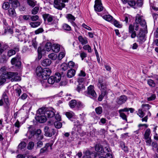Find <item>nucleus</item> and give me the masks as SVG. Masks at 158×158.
<instances>
[{
  "label": "nucleus",
  "instance_id": "f704fd0d",
  "mask_svg": "<svg viewBox=\"0 0 158 158\" xmlns=\"http://www.w3.org/2000/svg\"><path fill=\"white\" fill-rule=\"evenodd\" d=\"M26 1L28 5L32 7L35 6L36 3V2L35 0H26Z\"/></svg>",
  "mask_w": 158,
  "mask_h": 158
},
{
  "label": "nucleus",
  "instance_id": "5701e85b",
  "mask_svg": "<svg viewBox=\"0 0 158 158\" xmlns=\"http://www.w3.org/2000/svg\"><path fill=\"white\" fill-rule=\"evenodd\" d=\"M9 2L14 8H16L20 5L19 2L18 0H9Z\"/></svg>",
  "mask_w": 158,
  "mask_h": 158
},
{
  "label": "nucleus",
  "instance_id": "8fccbe9b",
  "mask_svg": "<svg viewBox=\"0 0 158 158\" xmlns=\"http://www.w3.org/2000/svg\"><path fill=\"white\" fill-rule=\"evenodd\" d=\"M31 43L32 46H33L36 49L37 47L38 43L36 41V38L33 39Z\"/></svg>",
  "mask_w": 158,
  "mask_h": 158
},
{
  "label": "nucleus",
  "instance_id": "20e7f679",
  "mask_svg": "<svg viewBox=\"0 0 158 158\" xmlns=\"http://www.w3.org/2000/svg\"><path fill=\"white\" fill-rule=\"evenodd\" d=\"M139 25L138 23L135 22L133 25L130 24L129 26L128 31L129 33L131 34V36L132 38H134L136 36L135 31H137L139 29Z\"/></svg>",
  "mask_w": 158,
  "mask_h": 158
},
{
  "label": "nucleus",
  "instance_id": "6e6552de",
  "mask_svg": "<svg viewBox=\"0 0 158 158\" xmlns=\"http://www.w3.org/2000/svg\"><path fill=\"white\" fill-rule=\"evenodd\" d=\"M68 2L69 0H54V6L56 8L61 10L65 6L64 3Z\"/></svg>",
  "mask_w": 158,
  "mask_h": 158
},
{
  "label": "nucleus",
  "instance_id": "a211bd4d",
  "mask_svg": "<svg viewBox=\"0 0 158 158\" xmlns=\"http://www.w3.org/2000/svg\"><path fill=\"white\" fill-rule=\"evenodd\" d=\"M19 51V49L18 47L15 48L13 49H11L9 50L7 52V56L10 57L11 56L15 55L16 52H18Z\"/></svg>",
  "mask_w": 158,
  "mask_h": 158
},
{
  "label": "nucleus",
  "instance_id": "58836bf2",
  "mask_svg": "<svg viewBox=\"0 0 158 158\" xmlns=\"http://www.w3.org/2000/svg\"><path fill=\"white\" fill-rule=\"evenodd\" d=\"M52 44L50 42H47L45 45V49L47 51H49L52 49Z\"/></svg>",
  "mask_w": 158,
  "mask_h": 158
},
{
  "label": "nucleus",
  "instance_id": "9b49d317",
  "mask_svg": "<svg viewBox=\"0 0 158 158\" xmlns=\"http://www.w3.org/2000/svg\"><path fill=\"white\" fill-rule=\"evenodd\" d=\"M44 131L45 133V135L49 137H51L52 135H54L56 133L55 129L48 126L45 127L44 128Z\"/></svg>",
  "mask_w": 158,
  "mask_h": 158
},
{
  "label": "nucleus",
  "instance_id": "a18cd8bd",
  "mask_svg": "<svg viewBox=\"0 0 158 158\" xmlns=\"http://www.w3.org/2000/svg\"><path fill=\"white\" fill-rule=\"evenodd\" d=\"M95 110L97 114H100L102 112V108L101 106H98L95 108Z\"/></svg>",
  "mask_w": 158,
  "mask_h": 158
},
{
  "label": "nucleus",
  "instance_id": "c85d7f7f",
  "mask_svg": "<svg viewBox=\"0 0 158 158\" xmlns=\"http://www.w3.org/2000/svg\"><path fill=\"white\" fill-rule=\"evenodd\" d=\"M68 67L70 68H74L77 69L78 67V65L77 64H75L72 61H69L68 64Z\"/></svg>",
  "mask_w": 158,
  "mask_h": 158
},
{
  "label": "nucleus",
  "instance_id": "09e8293b",
  "mask_svg": "<svg viewBox=\"0 0 158 158\" xmlns=\"http://www.w3.org/2000/svg\"><path fill=\"white\" fill-rule=\"evenodd\" d=\"M148 85L152 87H154L155 86V83L153 81L152 79H149L147 81Z\"/></svg>",
  "mask_w": 158,
  "mask_h": 158
},
{
  "label": "nucleus",
  "instance_id": "cd10ccee",
  "mask_svg": "<svg viewBox=\"0 0 158 158\" xmlns=\"http://www.w3.org/2000/svg\"><path fill=\"white\" fill-rule=\"evenodd\" d=\"M87 155H88L90 158H95L97 156V153L95 152H91L89 150L86 151Z\"/></svg>",
  "mask_w": 158,
  "mask_h": 158
},
{
  "label": "nucleus",
  "instance_id": "1a4fd4ad",
  "mask_svg": "<svg viewBox=\"0 0 158 158\" xmlns=\"http://www.w3.org/2000/svg\"><path fill=\"white\" fill-rule=\"evenodd\" d=\"M7 70V68L5 66H2L0 69V73L2 74L0 77V85L6 81L5 77L8 73Z\"/></svg>",
  "mask_w": 158,
  "mask_h": 158
},
{
  "label": "nucleus",
  "instance_id": "052dcab7",
  "mask_svg": "<svg viewBox=\"0 0 158 158\" xmlns=\"http://www.w3.org/2000/svg\"><path fill=\"white\" fill-rule=\"evenodd\" d=\"M94 51H95V55H96V56L97 57V60H98V62H100V59H99V55H98V51H97V50L95 47V45H94Z\"/></svg>",
  "mask_w": 158,
  "mask_h": 158
},
{
  "label": "nucleus",
  "instance_id": "dca6fc26",
  "mask_svg": "<svg viewBox=\"0 0 158 158\" xmlns=\"http://www.w3.org/2000/svg\"><path fill=\"white\" fill-rule=\"evenodd\" d=\"M36 120L40 123H44L47 120L46 116L44 115H40L36 116L35 117Z\"/></svg>",
  "mask_w": 158,
  "mask_h": 158
},
{
  "label": "nucleus",
  "instance_id": "c03bdc74",
  "mask_svg": "<svg viewBox=\"0 0 158 158\" xmlns=\"http://www.w3.org/2000/svg\"><path fill=\"white\" fill-rule=\"evenodd\" d=\"M35 134V132L34 131H28L26 134V135L28 137L29 139L32 138V137L34 136Z\"/></svg>",
  "mask_w": 158,
  "mask_h": 158
},
{
  "label": "nucleus",
  "instance_id": "e433bc0d",
  "mask_svg": "<svg viewBox=\"0 0 158 158\" xmlns=\"http://www.w3.org/2000/svg\"><path fill=\"white\" fill-rule=\"evenodd\" d=\"M10 3L9 2H4L2 5V8L5 10H7L9 9L10 7Z\"/></svg>",
  "mask_w": 158,
  "mask_h": 158
},
{
  "label": "nucleus",
  "instance_id": "79ce46f5",
  "mask_svg": "<svg viewBox=\"0 0 158 158\" xmlns=\"http://www.w3.org/2000/svg\"><path fill=\"white\" fill-rule=\"evenodd\" d=\"M62 27L64 30L67 31H71V29L70 26L66 23H64Z\"/></svg>",
  "mask_w": 158,
  "mask_h": 158
},
{
  "label": "nucleus",
  "instance_id": "7ed1b4c3",
  "mask_svg": "<svg viewBox=\"0 0 158 158\" xmlns=\"http://www.w3.org/2000/svg\"><path fill=\"white\" fill-rule=\"evenodd\" d=\"M43 17L44 21H47L48 24L49 25L55 24L58 23V19L48 14H43Z\"/></svg>",
  "mask_w": 158,
  "mask_h": 158
},
{
  "label": "nucleus",
  "instance_id": "603ef678",
  "mask_svg": "<svg viewBox=\"0 0 158 158\" xmlns=\"http://www.w3.org/2000/svg\"><path fill=\"white\" fill-rule=\"evenodd\" d=\"M54 125L55 127L57 128H60L62 126L61 123L58 121L55 122Z\"/></svg>",
  "mask_w": 158,
  "mask_h": 158
},
{
  "label": "nucleus",
  "instance_id": "49530a36",
  "mask_svg": "<svg viewBox=\"0 0 158 158\" xmlns=\"http://www.w3.org/2000/svg\"><path fill=\"white\" fill-rule=\"evenodd\" d=\"M68 64L65 63H64L60 65L61 69L63 71H65L68 69Z\"/></svg>",
  "mask_w": 158,
  "mask_h": 158
},
{
  "label": "nucleus",
  "instance_id": "ddd939ff",
  "mask_svg": "<svg viewBox=\"0 0 158 158\" xmlns=\"http://www.w3.org/2000/svg\"><path fill=\"white\" fill-rule=\"evenodd\" d=\"M136 36L138 38V41L140 44H142L146 40L145 35L143 33V30L142 29H140L139 33L136 35Z\"/></svg>",
  "mask_w": 158,
  "mask_h": 158
},
{
  "label": "nucleus",
  "instance_id": "c9c22d12",
  "mask_svg": "<svg viewBox=\"0 0 158 158\" xmlns=\"http://www.w3.org/2000/svg\"><path fill=\"white\" fill-rule=\"evenodd\" d=\"M85 104L80 101L77 102L76 107L78 110H81L85 107Z\"/></svg>",
  "mask_w": 158,
  "mask_h": 158
},
{
  "label": "nucleus",
  "instance_id": "13d9d810",
  "mask_svg": "<svg viewBox=\"0 0 158 158\" xmlns=\"http://www.w3.org/2000/svg\"><path fill=\"white\" fill-rule=\"evenodd\" d=\"M46 111L44 108H42L38 110V113H39L40 115H41L42 114H44V113Z\"/></svg>",
  "mask_w": 158,
  "mask_h": 158
},
{
  "label": "nucleus",
  "instance_id": "37998d69",
  "mask_svg": "<svg viewBox=\"0 0 158 158\" xmlns=\"http://www.w3.org/2000/svg\"><path fill=\"white\" fill-rule=\"evenodd\" d=\"M26 143L25 142L23 141L21 142L19 145V148L20 150L24 149L26 147Z\"/></svg>",
  "mask_w": 158,
  "mask_h": 158
},
{
  "label": "nucleus",
  "instance_id": "e2e57ef3",
  "mask_svg": "<svg viewBox=\"0 0 158 158\" xmlns=\"http://www.w3.org/2000/svg\"><path fill=\"white\" fill-rule=\"evenodd\" d=\"M136 4L139 6H141L143 4V1L142 0H137L136 2Z\"/></svg>",
  "mask_w": 158,
  "mask_h": 158
},
{
  "label": "nucleus",
  "instance_id": "393cba45",
  "mask_svg": "<svg viewBox=\"0 0 158 158\" xmlns=\"http://www.w3.org/2000/svg\"><path fill=\"white\" fill-rule=\"evenodd\" d=\"M52 144H50L49 143H47L45 146L43 148H41L40 150V153H43L45 152H46L48 148L50 147L51 148Z\"/></svg>",
  "mask_w": 158,
  "mask_h": 158
},
{
  "label": "nucleus",
  "instance_id": "4c0bfd02",
  "mask_svg": "<svg viewBox=\"0 0 158 158\" xmlns=\"http://www.w3.org/2000/svg\"><path fill=\"white\" fill-rule=\"evenodd\" d=\"M83 88H84L83 84L79 83L77 85L76 88V90L79 93L82 90Z\"/></svg>",
  "mask_w": 158,
  "mask_h": 158
},
{
  "label": "nucleus",
  "instance_id": "4468645a",
  "mask_svg": "<svg viewBox=\"0 0 158 158\" xmlns=\"http://www.w3.org/2000/svg\"><path fill=\"white\" fill-rule=\"evenodd\" d=\"M94 7V10L100 12L103 10V8L101 0H96L95 1Z\"/></svg>",
  "mask_w": 158,
  "mask_h": 158
},
{
  "label": "nucleus",
  "instance_id": "412c9836",
  "mask_svg": "<svg viewBox=\"0 0 158 158\" xmlns=\"http://www.w3.org/2000/svg\"><path fill=\"white\" fill-rule=\"evenodd\" d=\"M95 150L100 154L103 155L104 153V150L101 145H96L95 146Z\"/></svg>",
  "mask_w": 158,
  "mask_h": 158
},
{
  "label": "nucleus",
  "instance_id": "f257e3e1",
  "mask_svg": "<svg viewBox=\"0 0 158 158\" xmlns=\"http://www.w3.org/2000/svg\"><path fill=\"white\" fill-rule=\"evenodd\" d=\"M36 72L37 76L44 80H46L51 74V71L48 68L43 69L40 67L36 68Z\"/></svg>",
  "mask_w": 158,
  "mask_h": 158
},
{
  "label": "nucleus",
  "instance_id": "f03ea898",
  "mask_svg": "<svg viewBox=\"0 0 158 158\" xmlns=\"http://www.w3.org/2000/svg\"><path fill=\"white\" fill-rule=\"evenodd\" d=\"M20 60V56L19 55L17 54L10 60L11 63L13 65V67L18 70H20L22 68Z\"/></svg>",
  "mask_w": 158,
  "mask_h": 158
},
{
  "label": "nucleus",
  "instance_id": "473e14b6",
  "mask_svg": "<svg viewBox=\"0 0 158 158\" xmlns=\"http://www.w3.org/2000/svg\"><path fill=\"white\" fill-rule=\"evenodd\" d=\"M41 23L39 21L32 22L30 23L31 26L33 28L36 27L40 25Z\"/></svg>",
  "mask_w": 158,
  "mask_h": 158
},
{
  "label": "nucleus",
  "instance_id": "680f3d73",
  "mask_svg": "<svg viewBox=\"0 0 158 158\" xmlns=\"http://www.w3.org/2000/svg\"><path fill=\"white\" fill-rule=\"evenodd\" d=\"M120 115L121 118H122L123 120L127 121V119L126 115L125 114L123 113L120 112Z\"/></svg>",
  "mask_w": 158,
  "mask_h": 158
},
{
  "label": "nucleus",
  "instance_id": "2f4dec72",
  "mask_svg": "<svg viewBox=\"0 0 158 158\" xmlns=\"http://www.w3.org/2000/svg\"><path fill=\"white\" fill-rule=\"evenodd\" d=\"M66 17L68 19V21L70 22L74 21L75 19V18L70 14H67L66 16Z\"/></svg>",
  "mask_w": 158,
  "mask_h": 158
},
{
  "label": "nucleus",
  "instance_id": "3c124183",
  "mask_svg": "<svg viewBox=\"0 0 158 158\" xmlns=\"http://www.w3.org/2000/svg\"><path fill=\"white\" fill-rule=\"evenodd\" d=\"M150 132V129H147L144 134V137L145 139H148L149 138V135Z\"/></svg>",
  "mask_w": 158,
  "mask_h": 158
},
{
  "label": "nucleus",
  "instance_id": "de8ad7c7",
  "mask_svg": "<svg viewBox=\"0 0 158 158\" xmlns=\"http://www.w3.org/2000/svg\"><path fill=\"white\" fill-rule=\"evenodd\" d=\"M48 57L50 59H52V60H55L57 57V56L55 54L53 53H52L49 54L48 55Z\"/></svg>",
  "mask_w": 158,
  "mask_h": 158
},
{
  "label": "nucleus",
  "instance_id": "ea45409f",
  "mask_svg": "<svg viewBox=\"0 0 158 158\" xmlns=\"http://www.w3.org/2000/svg\"><path fill=\"white\" fill-rule=\"evenodd\" d=\"M107 94L106 92L101 91V94L99 96L98 98V100L99 101H101L104 96Z\"/></svg>",
  "mask_w": 158,
  "mask_h": 158
},
{
  "label": "nucleus",
  "instance_id": "bb28decb",
  "mask_svg": "<svg viewBox=\"0 0 158 158\" xmlns=\"http://www.w3.org/2000/svg\"><path fill=\"white\" fill-rule=\"evenodd\" d=\"M52 63L51 60L48 59L43 60L41 64L42 66L46 67L50 65Z\"/></svg>",
  "mask_w": 158,
  "mask_h": 158
},
{
  "label": "nucleus",
  "instance_id": "f3484780",
  "mask_svg": "<svg viewBox=\"0 0 158 158\" xmlns=\"http://www.w3.org/2000/svg\"><path fill=\"white\" fill-rule=\"evenodd\" d=\"M8 15L11 18H16L17 16V14L15 8H10L8 10Z\"/></svg>",
  "mask_w": 158,
  "mask_h": 158
},
{
  "label": "nucleus",
  "instance_id": "a19ab883",
  "mask_svg": "<svg viewBox=\"0 0 158 158\" xmlns=\"http://www.w3.org/2000/svg\"><path fill=\"white\" fill-rule=\"evenodd\" d=\"M116 27L118 28H121L122 27V25L120 24L118 21L115 20V19L113 20L112 23Z\"/></svg>",
  "mask_w": 158,
  "mask_h": 158
},
{
  "label": "nucleus",
  "instance_id": "6e6d98bb",
  "mask_svg": "<svg viewBox=\"0 0 158 158\" xmlns=\"http://www.w3.org/2000/svg\"><path fill=\"white\" fill-rule=\"evenodd\" d=\"M30 19L32 21H36L39 19V16L38 15H31Z\"/></svg>",
  "mask_w": 158,
  "mask_h": 158
},
{
  "label": "nucleus",
  "instance_id": "aec40b11",
  "mask_svg": "<svg viewBox=\"0 0 158 158\" xmlns=\"http://www.w3.org/2000/svg\"><path fill=\"white\" fill-rule=\"evenodd\" d=\"M127 98L126 96L122 95L118 98L117 102L119 104H122L125 103L127 100Z\"/></svg>",
  "mask_w": 158,
  "mask_h": 158
},
{
  "label": "nucleus",
  "instance_id": "a878e982",
  "mask_svg": "<svg viewBox=\"0 0 158 158\" xmlns=\"http://www.w3.org/2000/svg\"><path fill=\"white\" fill-rule=\"evenodd\" d=\"M102 18L105 20L111 23H112L113 20L114 19H113L112 16L109 15H106L102 16Z\"/></svg>",
  "mask_w": 158,
  "mask_h": 158
},
{
  "label": "nucleus",
  "instance_id": "864d4df0",
  "mask_svg": "<svg viewBox=\"0 0 158 158\" xmlns=\"http://www.w3.org/2000/svg\"><path fill=\"white\" fill-rule=\"evenodd\" d=\"M39 10V7L36 6L32 9L31 10V13L33 15H35L38 13Z\"/></svg>",
  "mask_w": 158,
  "mask_h": 158
},
{
  "label": "nucleus",
  "instance_id": "423d86ee",
  "mask_svg": "<svg viewBox=\"0 0 158 158\" xmlns=\"http://www.w3.org/2000/svg\"><path fill=\"white\" fill-rule=\"evenodd\" d=\"M61 78L60 74L59 73H56L54 76H51L48 80V83L50 84H53L55 82H59Z\"/></svg>",
  "mask_w": 158,
  "mask_h": 158
},
{
  "label": "nucleus",
  "instance_id": "c756f323",
  "mask_svg": "<svg viewBox=\"0 0 158 158\" xmlns=\"http://www.w3.org/2000/svg\"><path fill=\"white\" fill-rule=\"evenodd\" d=\"M77 102L75 100H72L70 101L69 102V106L71 108H73L75 107H76Z\"/></svg>",
  "mask_w": 158,
  "mask_h": 158
},
{
  "label": "nucleus",
  "instance_id": "6ab92c4d",
  "mask_svg": "<svg viewBox=\"0 0 158 158\" xmlns=\"http://www.w3.org/2000/svg\"><path fill=\"white\" fill-rule=\"evenodd\" d=\"M54 110L52 109L50 110H47L44 113V115L48 118H52L55 115Z\"/></svg>",
  "mask_w": 158,
  "mask_h": 158
},
{
  "label": "nucleus",
  "instance_id": "72a5a7b5",
  "mask_svg": "<svg viewBox=\"0 0 158 158\" xmlns=\"http://www.w3.org/2000/svg\"><path fill=\"white\" fill-rule=\"evenodd\" d=\"M64 113L67 117L69 119H71L75 115L74 113L71 111L65 112Z\"/></svg>",
  "mask_w": 158,
  "mask_h": 158
},
{
  "label": "nucleus",
  "instance_id": "4d7b16f0",
  "mask_svg": "<svg viewBox=\"0 0 158 158\" xmlns=\"http://www.w3.org/2000/svg\"><path fill=\"white\" fill-rule=\"evenodd\" d=\"M84 49L85 50H88L89 52H92L91 48L89 45H86L84 46L83 47Z\"/></svg>",
  "mask_w": 158,
  "mask_h": 158
},
{
  "label": "nucleus",
  "instance_id": "b1692460",
  "mask_svg": "<svg viewBox=\"0 0 158 158\" xmlns=\"http://www.w3.org/2000/svg\"><path fill=\"white\" fill-rule=\"evenodd\" d=\"M60 49V45L58 44H54L52 45V50L55 52H58Z\"/></svg>",
  "mask_w": 158,
  "mask_h": 158
},
{
  "label": "nucleus",
  "instance_id": "69168bd1",
  "mask_svg": "<svg viewBox=\"0 0 158 158\" xmlns=\"http://www.w3.org/2000/svg\"><path fill=\"white\" fill-rule=\"evenodd\" d=\"M156 98V95L155 94H152L151 96L148 98V101H151L154 100Z\"/></svg>",
  "mask_w": 158,
  "mask_h": 158
},
{
  "label": "nucleus",
  "instance_id": "4be33fe9",
  "mask_svg": "<svg viewBox=\"0 0 158 158\" xmlns=\"http://www.w3.org/2000/svg\"><path fill=\"white\" fill-rule=\"evenodd\" d=\"M76 71L75 69H71L68 70L67 73V76L69 78H71L75 75Z\"/></svg>",
  "mask_w": 158,
  "mask_h": 158
},
{
  "label": "nucleus",
  "instance_id": "2eb2a0df",
  "mask_svg": "<svg viewBox=\"0 0 158 158\" xmlns=\"http://www.w3.org/2000/svg\"><path fill=\"white\" fill-rule=\"evenodd\" d=\"M9 100L8 97L6 94L4 93L2 95V98L0 100V106H1L4 104H5L6 106H7L9 104Z\"/></svg>",
  "mask_w": 158,
  "mask_h": 158
},
{
  "label": "nucleus",
  "instance_id": "0e129e2a",
  "mask_svg": "<svg viewBox=\"0 0 158 158\" xmlns=\"http://www.w3.org/2000/svg\"><path fill=\"white\" fill-rule=\"evenodd\" d=\"M43 29L42 28H40L35 30V33L36 34H38L40 33H42L43 31Z\"/></svg>",
  "mask_w": 158,
  "mask_h": 158
},
{
  "label": "nucleus",
  "instance_id": "bf43d9fd",
  "mask_svg": "<svg viewBox=\"0 0 158 158\" xmlns=\"http://www.w3.org/2000/svg\"><path fill=\"white\" fill-rule=\"evenodd\" d=\"M65 53L64 52H60L58 56V59L59 60H60L62 59L65 56Z\"/></svg>",
  "mask_w": 158,
  "mask_h": 158
},
{
  "label": "nucleus",
  "instance_id": "0eeeda50",
  "mask_svg": "<svg viewBox=\"0 0 158 158\" xmlns=\"http://www.w3.org/2000/svg\"><path fill=\"white\" fill-rule=\"evenodd\" d=\"M97 86L101 91L106 92V84L102 77L99 78Z\"/></svg>",
  "mask_w": 158,
  "mask_h": 158
},
{
  "label": "nucleus",
  "instance_id": "9d476101",
  "mask_svg": "<svg viewBox=\"0 0 158 158\" xmlns=\"http://www.w3.org/2000/svg\"><path fill=\"white\" fill-rule=\"evenodd\" d=\"M135 22L139 24L141 26L143 27L144 29H147L146 23L142 16L137 14L135 16Z\"/></svg>",
  "mask_w": 158,
  "mask_h": 158
},
{
  "label": "nucleus",
  "instance_id": "338daca9",
  "mask_svg": "<svg viewBox=\"0 0 158 158\" xmlns=\"http://www.w3.org/2000/svg\"><path fill=\"white\" fill-rule=\"evenodd\" d=\"M128 4L130 6H134L136 5V2L135 1L131 0L129 2Z\"/></svg>",
  "mask_w": 158,
  "mask_h": 158
},
{
  "label": "nucleus",
  "instance_id": "5fc2aeb1",
  "mask_svg": "<svg viewBox=\"0 0 158 158\" xmlns=\"http://www.w3.org/2000/svg\"><path fill=\"white\" fill-rule=\"evenodd\" d=\"M34 146V143L32 142H30L29 143L27 146V148L29 150H31L33 148Z\"/></svg>",
  "mask_w": 158,
  "mask_h": 158
},
{
  "label": "nucleus",
  "instance_id": "7c9ffc66",
  "mask_svg": "<svg viewBox=\"0 0 158 158\" xmlns=\"http://www.w3.org/2000/svg\"><path fill=\"white\" fill-rule=\"evenodd\" d=\"M80 42L82 44H86L87 43L88 41L86 38H83L81 36H79L78 38Z\"/></svg>",
  "mask_w": 158,
  "mask_h": 158
},
{
  "label": "nucleus",
  "instance_id": "f8f14e48",
  "mask_svg": "<svg viewBox=\"0 0 158 158\" xmlns=\"http://www.w3.org/2000/svg\"><path fill=\"white\" fill-rule=\"evenodd\" d=\"M87 94L92 96L94 99L96 98L97 97V95L94 89V86L92 85L88 87Z\"/></svg>",
  "mask_w": 158,
  "mask_h": 158
},
{
  "label": "nucleus",
  "instance_id": "774afa93",
  "mask_svg": "<svg viewBox=\"0 0 158 158\" xmlns=\"http://www.w3.org/2000/svg\"><path fill=\"white\" fill-rule=\"evenodd\" d=\"M105 158H113V157L111 153H107Z\"/></svg>",
  "mask_w": 158,
  "mask_h": 158
},
{
  "label": "nucleus",
  "instance_id": "39448f33",
  "mask_svg": "<svg viewBox=\"0 0 158 158\" xmlns=\"http://www.w3.org/2000/svg\"><path fill=\"white\" fill-rule=\"evenodd\" d=\"M18 74L17 72H8L5 77V79L6 80V79L11 78V80L12 81H20L21 80V78L18 76Z\"/></svg>",
  "mask_w": 158,
  "mask_h": 158
}]
</instances>
